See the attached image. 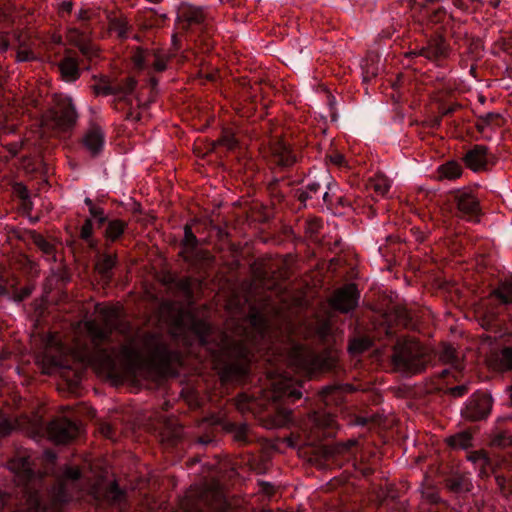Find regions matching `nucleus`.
<instances>
[{"mask_svg":"<svg viewBox=\"0 0 512 512\" xmlns=\"http://www.w3.org/2000/svg\"><path fill=\"white\" fill-rule=\"evenodd\" d=\"M140 346L146 352L145 356L131 345L124 344L120 347V356L126 369L131 373L146 369L164 373L172 363L179 360L178 352L169 349L158 334L144 333L140 339Z\"/></svg>","mask_w":512,"mask_h":512,"instance_id":"1","label":"nucleus"},{"mask_svg":"<svg viewBox=\"0 0 512 512\" xmlns=\"http://www.w3.org/2000/svg\"><path fill=\"white\" fill-rule=\"evenodd\" d=\"M225 359L214 363L222 384L238 381L244 378L250 369L251 351L243 341H235L224 350Z\"/></svg>","mask_w":512,"mask_h":512,"instance_id":"2","label":"nucleus"},{"mask_svg":"<svg viewBox=\"0 0 512 512\" xmlns=\"http://www.w3.org/2000/svg\"><path fill=\"white\" fill-rule=\"evenodd\" d=\"M179 505L184 512L220 511L225 509L226 501L217 484L194 485L189 488Z\"/></svg>","mask_w":512,"mask_h":512,"instance_id":"3","label":"nucleus"},{"mask_svg":"<svg viewBox=\"0 0 512 512\" xmlns=\"http://www.w3.org/2000/svg\"><path fill=\"white\" fill-rule=\"evenodd\" d=\"M391 360L397 370L412 374L423 371L429 361L426 349L413 338L399 339L393 347Z\"/></svg>","mask_w":512,"mask_h":512,"instance_id":"4","label":"nucleus"},{"mask_svg":"<svg viewBox=\"0 0 512 512\" xmlns=\"http://www.w3.org/2000/svg\"><path fill=\"white\" fill-rule=\"evenodd\" d=\"M288 358L291 365L309 374L329 371L337 362V357L331 350L324 349L316 353L309 347L301 344L294 345L290 349Z\"/></svg>","mask_w":512,"mask_h":512,"instance_id":"5","label":"nucleus"},{"mask_svg":"<svg viewBox=\"0 0 512 512\" xmlns=\"http://www.w3.org/2000/svg\"><path fill=\"white\" fill-rule=\"evenodd\" d=\"M77 112L71 99H60L44 115V124L58 131H68L77 121Z\"/></svg>","mask_w":512,"mask_h":512,"instance_id":"6","label":"nucleus"},{"mask_svg":"<svg viewBox=\"0 0 512 512\" xmlns=\"http://www.w3.org/2000/svg\"><path fill=\"white\" fill-rule=\"evenodd\" d=\"M352 445V439L345 443H339L333 446L328 445H306L301 453L307 461L319 469H325L330 465V461L337 454L342 453Z\"/></svg>","mask_w":512,"mask_h":512,"instance_id":"7","label":"nucleus"},{"mask_svg":"<svg viewBox=\"0 0 512 512\" xmlns=\"http://www.w3.org/2000/svg\"><path fill=\"white\" fill-rule=\"evenodd\" d=\"M268 163L281 170L289 169L298 161L297 155L287 142L275 138L269 143Z\"/></svg>","mask_w":512,"mask_h":512,"instance_id":"8","label":"nucleus"},{"mask_svg":"<svg viewBox=\"0 0 512 512\" xmlns=\"http://www.w3.org/2000/svg\"><path fill=\"white\" fill-rule=\"evenodd\" d=\"M46 430L50 441L57 445L67 444L78 436L79 425L66 417H59L52 420Z\"/></svg>","mask_w":512,"mask_h":512,"instance_id":"9","label":"nucleus"},{"mask_svg":"<svg viewBox=\"0 0 512 512\" xmlns=\"http://www.w3.org/2000/svg\"><path fill=\"white\" fill-rule=\"evenodd\" d=\"M84 359L99 373H105L109 378L118 376L117 365L113 351L95 346L85 354Z\"/></svg>","mask_w":512,"mask_h":512,"instance_id":"10","label":"nucleus"},{"mask_svg":"<svg viewBox=\"0 0 512 512\" xmlns=\"http://www.w3.org/2000/svg\"><path fill=\"white\" fill-rule=\"evenodd\" d=\"M178 328H183L193 333L202 345L208 344L211 326L203 319L197 318L191 312H180L174 322Z\"/></svg>","mask_w":512,"mask_h":512,"instance_id":"11","label":"nucleus"},{"mask_svg":"<svg viewBox=\"0 0 512 512\" xmlns=\"http://www.w3.org/2000/svg\"><path fill=\"white\" fill-rule=\"evenodd\" d=\"M454 202L456 203L457 215L459 217L467 220H479L480 204L473 194L458 191L454 195Z\"/></svg>","mask_w":512,"mask_h":512,"instance_id":"12","label":"nucleus"},{"mask_svg":"<svg viewBox=\"0 0 512 512\" xmlns=\"http://www.w3.org/2000/svg\"><path fill=\"white\" fill-rule=\"evenodd\" d=\"M450 47L443 36H436L427 41V44L417 53L426 59L437 62L444 60L449 56Z\"/></svg>","mask_w":512,"mask_h":512,"instance_id":"13","label":"nucleus"},{"mask_svg":"<svg viewBox=\"0 0 512 512\" xmlns=\"http://www.w3.org/2000/svg\"><path fill=\"white\" fill-rule=\"evenodd\" d=\"M206 18V11L201 6H195L190 3H181L178 8L177 22L185 23L182 27L185 30H188L192 25L203 24Z\"/></svg>","mask_w":512,"mask_h":512,"instance_id":"14","label":"nucleus"},{"mask_svg":"<svg viewBox=\"0 0 512 512\" xmlns=\"http://www.w3.org/2000/svg\"><path fill=\"white\" fill-rule=\"evenodd\" d=\"M491 398L485 394L474 395L468 402L464 415L467 419L478 421L488 416L491 411Z\"/></svg>","mask_w":512,"mask_h":512,"instance_id":"15","label":"nucleus"},{"mask_svg":"<svg viewBox=\"0 0 512 512\" xmlns=\"http://www.w3.org/2000/svg\"><path fill=\"white\" fill-rule=\"evenodd\" d=\"M9 469L15 474L18 485L28 486L35 473L29 457H17L8 462Z\"/></svg>","mask_w":512,"mask_h":512,"instance_id":"16","label":"nucleus"},{"mask_svg":"<svg viewBox=\"0 0 512 512\" xmlns=\"http://www.w3.org/2000/svg\"><path fill=\"white\" fill-rule=\"evenodd\" d=\"M467 168L474 172H480L487 169L488 148L484 145H475L463 157Z\"/></svg>","mask_w":512,"mask_h":512,"instance_id":"17","label":"nucleus"},{"mask_svg":"<svg viewBox=\"0 0 512 512\" xmlns=\"http://www.w3.org/2000/svg\"><path fill=\"white\" fill-rule=\"evenodd\" d=\"M104 141L105 133L103 129L97 124H92L82 139L84 147L93 157L97 156L102 151Z\"/></svg>","mask_w":512,"mask_h":512,"instance_id":"18","label":"nucleus"},{"mask_svg":"<svg viewBox=\"0 0 512 512\" xmlns=\"http://www.w3.org/2000/svg\"><path fill=\"white\" fill-rule=\"evenodd\" d=\"M199 240L194 234L192 230V226L190 224L184 225V237L180 242L181 250L178 253V256L181 257L185 262L193 264L196 259L194 256V252L198 247Z\"/></svg>","mask_w":512,"mask_h":512,"instance_id":"19","label":"nucleus"},{"mask_svg":"<svg viewBox=\"0 0 512 512\" xmlns=\"http://www.w3.org/2000/svg\"><path fill=\"white\" fill-rule=\"evenodd\" d=\"M106 19L108 22V30L116 33L118 39L125 40L128 38L132 26L125 15L115 11H106Z\"/></svg>","mask_w":512,"mask_h":512,"instance_id":"20","label":"nucleus"},{"mask_svg":"<svg viewBox=\"0 0 512 512\" xmlns=\"http://www.w3.org/2000/svg\"><path fill=\"white\" fill-rule=\"evenodd\" d=\"M310 419L313 423L311 432L315 434L316 439H321L330 435V432H327L326 429L333 426L335 422L333 415L326 412L314 411L310 415Z\"/></svg>","mask_w":512,"mask_h":512,"instance_id":"21","label":"nucleus"},{"mask_svg":"<svg viewBox=\"0 0 512 512\" xmlns=\"http://www.w3.org/2000/svg\"><path fill=\"white\" fill-rule=\"evenodd\" d=\"M385 322H394L398 326L412 325L413 314L405 306L397 304L387 309L384 314Z\"/></svg>","mask_w":512,"mask_h":512,"instance_id":"22","label":"nucleus"},{"mask_svg":"<svg viewBox=\"0 0 512 512\" xmlns=\"http://www.w3.org/2000/svg\"><path fill=\"white\" fill-rule=\"evenodd\" d=\"M329 303L335 310L348 312L352 309V283L346 284L337 290L330 298Z\"/></svg>","mask_w":512,"mask_h":512,"instance_id":"23","label":"nucleus"},{"mask_svg":"<svg viewBox=\"0 0 512 512\" xmlns=\"http://www.w3.org/2000/svg\"><path fill=\"white\" fill-rule=\"evenodd\" d=\"M99 317L101 324L111 335L115 330L119 329L121 322V310L119 307H103L99 310Z\"/></svg>","mask_w":512,"mask_h":512,"instance_id":"24","label":"nucleus"},{"mask_svg":"<svg viewBox=\"0 0 512 512\" xmlns=\"http://www.w3.org/2000/svg\"><path fill=\"white\" fill-rule=\"evenodd\" d=\"M93 494L96 498H102L111 504H120L126 499V491L119 487L116 480L111 482L102 494L99 493L96 487H93Z\"/></svg>","mask_w":512,"mask_h":512,"instance_id":"25","label":"nucleus"},{"mask_svg":"<svg viewBox=\"0 0 512 512\" xmlns=\"http://www.w3.org/2000/svg\"><path fill=\"white\" fill-rule=\"evenodd\" d=\"M61 77L66 82H74L79 79L81 73L76 58L66 55L58 64Z\"/></svg>","mask_w":512,"mask_h":512,"instance_id":"26","label":"nucleus"},{"mask_svg":"<svg viewBox=\"0 0 512 512\" xmlns=\"http://www.w3.org/2000/svg\"><path fill=\"white\" fill-rule=\"evenodd\" d=\"M291 410L278 408L273 414L261 418V425L266 429H274L285 426L291 421Z\"/></svg>","mask_w":512,"mask_h":512,"instance_id":"27","label":"nucleus"},{"mask_svg":"<svg viewBox=\"0 0 512 512\" xmlns=\"http://www.w3.org/2000/svg\"><path fill=\"white\" fill-rule=\"evenodd\" d=\"M116 254H103L95 263V270L100 275L101 280L109 283L113 277L112 270L116 266Z\"/></svg>","mask_w":512,"mask_h":512,"instance_id":"28","label":"nucleus"},{"mask_svg":"<svg viewBox=\"0 0 512 512\" xmlns=\"http://www.w3.org/2000/svg\"><path fill=\"white\" fill-rule=\"evenodd\" d=\"M225 430L231 433L233 440L241 446H246L253 441L250 428L246 423H228L225 425Z\"/></svg>","mask_w":512,"mask_h":512,"instance_id":"29","label":"nucleus"},{"mask_svg":"<svg viewBox=\"0 0 512 512\" xmlns=\"http://www.w3.org/2000/svg\"><path fill=\"white\" fill-rule=\"evenodd\" d=\"M491 366L499 372L512 370V347H504L491 358Z\"/></svg>","mask_w":512,"mask_h":512,"instance_id":"30","label":"nucleus"},{"mask_svg":"<svg viewBox=\"0 0 512 512\" xmlns=\"http://www.w3.org/2000/svg\"><path fill=\"white\" fill-rule=\"evenodd\" d=\"M487 300L493 302L499 301L500 304H512V278L501 282L488 296Z\"/></svg>","mask_w":512,"mask_h":512,"instance_id":"31","label":"nucleus"},{"mask_svg":"<svg viewBox=\"0 0 512 512\" xmlns=\"http://www.w3.org/2000/svg\"><path fill=\"white\" fill-rule=\"evenodd\" d=\"M85 328L88 335L91 337L92 344L100 346L104 341L108 340L111 336L106 328L98 323L96 320H89L85 323Z\"/></svg>","mask_w":512,"mask_h":512,"instance_id":"32","label":"nucleus"},{"mask_svg":"<svg viewBox=\"0 0 512 512\" xmlns=\"http://www.w3.org/2000/svg\"><path fill=\"white\" fill-rule=\"evenodd\" d=\"M363 82L376 77L380 71V57L377 53H368L361 64Z\"/></svg>","mask_w":512,"mask_h":512,"instance_id":"33","label":"nucleus"},{"mask_svg":"<svg viewBox=\"0 0 512 512\" xmlns=\"http://www.w3.org/2000/svg\"><path fill=\"white\" fill-rule=\"evenodd\" d=\"M25 233L43 254L55 256L56 246L48 241L42 234L38 233L36 230H26Z\"/></svg>","mask_w":512,"mask_h":512,"instance_id":"34","label":"nucleus"},{"mask_svg":"<svg viewBox=\"0 0 512 512\" xmlns=\"http://www.w3.org/2000/svg\"><path fill=\"white\" fill-rule=\"evenodd\" d=\"M128 223L122 219H113L107 222L104 237L110 242H116L124 234Z\"/></svg>","mask_w":512,"mask_h":512,"instance_id":"35","label":"nucleus"},{"mask_svg":"<svg viewBox=\"0 0 512 512\" xmlns=\"http://www.w3.org/2000/svg\"><path fill=\"white\" fill-rule=\"evenodd\" d=\"M137 80L133 76H128L113 85L115 87V95H122L114 100L115 105L118 102L126 101V95L131 94L137 86Z\"/></svg>","mask_w":512,"mask_h":512,"instance_id":"36","label":"nucleus"},{"mask_svg":"<svg viewBox=\"0 0 512 512\" xmlns=\"http://www.w3.org/2000/svg\"><path fill=\"white\" fill-rule=\"evenodd\" d=\"M462 167L456 161H448L442 165H440L437 169L438 179H447V180H455L461 177L462 175Z\"/></svg>","mask_w":512,"mask_h":512,"instance_id":"37","label":"nucleus"},{"mask_svg":"<svg viewBox=\"0 0 512 512\" xmlns=\"http://www.w3.org/2000/svg\"><path fill=\"white\" fill-rule=\"evenodd\" d=\"M439 360L444 364H449L456 370L462 369L457 350L451 344H443L439 352Z\"/></svg>","mask_w":512,"mask_h":512,"instance_id":"38","label":"nucleus"},{"mask_svg":"<svg viewBox=\"0 0 512 512\" xmlns=\"http://www.w3.org/2000/svg\"><path fill=\"white\" fill-rule=\"evenodd\" d=\"M318 396L325 405L337 403L342 398V387L340 385H327L322 387Z\"/></svg>","mask_w":512,"mask_h":512,"instance_id":"39","label":"nucleus"},{"mask_svg":"<svg viewBox=\"0 0 512 512\" xmlns=\"http://www.w3.org/2000/svg\"><path fill=\"white\" fill-rule=\"evenodd\" d=\"M367 190H373L379 196H385L390 189V181L384 175H376L365 183Z\"/></svg>","mask_w":512,"mask_h":512,"instance_id":"40","label":"nucleus"},{"mask_svg":"<svg viewBox=\"0 0 512 512\" xmlns=\"http://www.w3.org/2000/svg\"><path fill=\"white\" fill-rule=\"evenodd\" d=\"M69 499L65 483L59 482L53 487L51 492V512L57 510L63 503L68 502Z\"/></svg>","mask_w":512,"mask_h":512,"instance_id":"41","label":"nucleus"},{"mask_svg":"<svg viewBox=\"0 0 512 512\" xmlns=\"http://www.w3.org/2000/svg\"><path fill=\"white\" fill-rule=\"evenodd\" d=\"M446 443L454 449H467L472 445V436L467 431H462L446 438Z\"/></svg>","mask_w":512,"mask_h":512,"instance_id":"42","label":"nucleus"},{"mask_svg":"<svg viewBox=\"0 0 512 512\" xmlns=\"http://www.w3.org/2000/svg\"><path fill=\"white\" fill-rule=\"evenodd\" d=\"M274 393L276 394V398H286L291 399L292 401L298 400L302 397V393L298 389L291 387L286 382L275 383Z\"/></svg>","mask_w":512,"mask_h":512,"instance_id":"43","label":"nucleus"},{"mask_svg":"<svg viewBox=\"0 0 512 512\" xmlns=\"http://www.w3.org/2000/svg\"><path fill=\"white\" fill-rule=\"evenodd\" d=\"M15 37L18 41V48L15 56L16 62H29L35 60V53L21 41V33H15Z\"/></svg>","mask_w":512,"mask_h":512,"instance_id":"44","label":"nucleus"},{"mask_svg":"<svg viewBox=\"0 0 512 512\" xmlns=\"http://www.w3.org/2000/svg\"><path fill=\"white\" fill-rule=\"evenodd\" d=\"M27 512H49V508L42 504L38 491L29 492L26 499Z\"/></svg>","mask_w":512,"mask_h":512,"instance_id":"45","label":"nucleus"},{"mask_svg":"<svg viewBox=\"0 0 512 512\" xmlns=\"http://www.w3.org/2000/svg\"><path fill=\"white\" fill-rule=\"evenodd\" d=\"M66 39L71 45L78 48L89 38L87 36L86 31H82L76 27H71L68 28L66 31Z\"/></svg>","mask_w":512,"mask_h":512,"instance_id":"46","label":"nucleus"},{"mask_svg":"<svg viewBox=\"0 0 512 512\" xmlns=\"http://www.w3.org/2000/svg\"><path fill=\"white\" fill-rule=\"evenodd\" d=\"M283 180H284V178H282V179L274 178L267 185V190L270 194L273 204H279L285 198L284 193L280 189V182Z\"/></svg>","mask_w":512,"mask_h":512,"instance_id":"47","label":"nucleus"},{"mask_svg":"<svg viewBox=\"0 0 512 512\" xmlns=\"http://www.w3.org/2000/svg\"><path fill=\"white\" fill-rule=\"evenodd\" d=\"M453 6L464 13H473L482 5L481 0H451Z\"/></svg>","mask_w":512,"mask_h":512,"instance_id":"48","label":"nucleus"},{"mask_svg":"<svg viewBox=\"0 0 512 512\" xmlns=\"http://www.w3.org/2000/svg\"><path fill=\"white\" fill-rule=\"evenodd\" d=\"M170 282L173 283L175 288L181 291L186 298L190 299L193 297L191 277L185 276L180 279H172Z\"/></svg>","mask_w":512,"mask_h":512,"instance_id":"49","label":"nucleus"},{"mask_svg":"<svg viewBox=\"0 0 512 512\" xmlns=\"http://www.w3.org/2000/svg\"><path fill=\"white\" fill-rule=\"evenodd\" d=\"M78 49L89 60L99 57L100 49L90 39H87Z\"/></svg>","mask_w":512,"mask_h":512,"instance_id":"50","label":"nucleus"},{"mask_svg":"<svg viewBox=\"0 0 512 512\" xmlns=\"http://www.w3.org/2000/svg\"><path fill=\"white\" fill-rule=\"evenodd\" d=\"M255 403L254 399L246 393H240L235 398V405L241 413H246L252 410V405Z\"/></svg>","mask_w":512,"mask_h":512,"instance_id":"51","label":"nucleus"},{"mask_svg":"<svg viewBox=\"0 0 512 512\" xmlns=\"http://www.w3.org/2000/svg\"><path fill=\"white\" fill-rule=\"evenodd\" d=\"M249 322L251 326L256 328L259 331H264L267 328V320L266 317L254 309H251L248 315Z\"/></svg>","mask_w":512,"mask_h":512,"instance_id":"52","label":"nucleus"},{"mask_svg":"<svg viewBox=\"0 0 512 512\" xmlns=\"http://www.w3.org/2000/svg\"><path fill=\"white\" fill-rule=\"evenodd\" d=\"M322 220L319 218H312L306 221L305 223V234L310 239L317 238L321 228H322Z\"/></svg>","mask_w":512,"mask_h":512,"instance_id":"53","label":"nucleus"},{"mask_svg":"<svg viewBox=\"0 0 512 512\" xmlns=\"http://www.w3.org/2000/svg\"><path fill=\"white\" fill-rule=\"evenodd\" d=\"M92 89L95 95L109 96L115 95V87L107 78H102L99 84L93 85Z\"/></svg>","mask_w":512,"mask_h":512,"instance_id":"54","label":"nucleus"},{"mask_svg":"<svg viewBox=\"0 0 512 512\" xmlns=\"http://www.w3.org/2000/svg\"><path fill=\"white\" fill-rule=\"evenodd\" d=\"M465 481L466 479L464 476L454 475L445 480V485L450 491L459 493L464 490Z\"/></svg>","mask_w":512,"mask_h":512,"instance_id":"55","label":"nucleus"},{"mask_svg":"<svg viewBox=\"0 0 512 512\" xmlns=\"http://www.w3.org/2000/svg\"><path fill=\"white\" fill-rule=\"evenodd\" d=\"M237 140L233 133L224 132L222 136L213 143V147L224 146L228 150H232L236 147Z\"/></svg>","mask_w":512,"mask_h":512,"instance_id":"56","label":"nucleus"},{"mask_svg":"<svg viewBox=\"0 0 512 512\" xmlns=\"http://www.w3.org/2000/svg\"><path fill=\"white\" fill-rule=\"evenodd\" d=\"M492 445L501 448L512 446V434L507 432L497 433L492 439Z\"/></svg>","mask_w":512,"mask_h":512,"instance_id":"57","label":"nucleus"},{"mask_svg":"<svg viewBox=\"0 0 512 512\" xmlns=\"http://www.w3.org/2000/svg\"><path fill=\"white\" fill-rule=\"evenodd\" d=\"M131 59L136 68L143 69L145 66L146 50L141 47H137Z\"/></svg>","mask_w":512,"mask_h":512,"instance_id":"58","label":"nucleus"},{"mask_svg":"<svg viewBox=\"0 0 512 512\" xmlns=\"http://www.w3.org/2000/svg\"><path fill=\"white\" fill-rule=\"evenodd\" d=\"M328 158L332 164L338 167L348 168V161L346 160L345 156L342 153L338 151H333L328 155Z\"/></svg>","mask_w":512,"mask_h":512,"instance_id":"59","label":"nucleus"},{"mask_svg":"<svg viewBox=\"0 0 512 512\" xmlns=\"http://www.w3.org/2000/svg\"><path fill=\"white\" fill-rule=\"evenodd\" d=\"M93 234V223L91 219H86L80 230V238L84 241L90 240Z\"/></svg>","mask_w":512,"mask_h":512,"instance_id":"60","label":"nucleus"},{"mask_svg":"<svg viewBox=\"0 0 512 512\" xmlns=\"http://www.w3.org/2000/svg\"><path fill=\"white\" fill-rule=\"evenodd\" d=\"M446 17V9L439 7L435 9L429 16V21L433 24H438L444 21Z\"/></svg>","mask_w":512,"mask_h":512,"instance_id":"61","label":"nucleus"},{"mask_svg":"<svg viewBox=\"0 0 512 512\" xmlns=\"http://www.w3.org/2000/svg\"><path fill=\"white\" fill-rule=\"evenodd\" d=\"M371 346V341L368 338H354V354L357 352H363Z\"/></svg>","mask_w":512,"mask_h":512,"instance_id":"62","label":"nucleus"},{"mask_svg":"<svg viewBox=\"0 0 512 512\" xmlns=\"http://www.w3.org/2000/svg\"><path fill=\"white\" fill-rule=\"evenodd\" d=\"M480 120H484L485 123H488L489 125L495 124L500 126L501 115L499 113L489 112L484 115H480Z\"/></svg>","mask_w":512,"mask_h":512,"instance_id":"63","label":"nucleus"},{"mask_svg":"<svg viewBox=\"0 0 512 512\" xmlns=\"http://www.w3.org/2000/svg\"><path fill=\"white\" fill-rule=\"evenodd\" d=\"M468 459L472 462L481 461L483 466L489 463V458L484 451H475L468 457Z\"/></svg>","mask_w":512,"mask_h":512,"instance_id":"64","label":"nucleus"}]
</instances>
